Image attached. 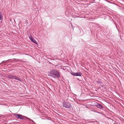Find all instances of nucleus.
<instances>
[{
	"mask_svg": "<svg viewBox=\"0 0 124 124\" xmlns=\"http://www.w3.org/2000/svg\"><path fill=\"white\" fill-rule=\"evenodd\" d=\"M49 74L51 75L54 76V77L59 78L60 77V72L56 70H52L49 71Z\"/></svg>",
	"mask_w": 124,
	"mask_h": 124,
	"instance_id": "obj_1",
	"label": "nucleus"
},
{
	"mask_svg": "<svg viewBox=\"0 0 124 124\" xmlns=\"http://www.w3.org/2000/svg\"><path fill=\"white\" fill-rule=\"evenodd\" d=\"M6 77L7 78L11 79H15L17 80L20 81H22L21 79L19 77L11 74L7 75L6 76Z\"/></svg>",
	"mask_w": 124,
	"mask_h": 124,
	"instance_id": "obj_2",
	"label": "nucleus"
},
{
	"mask_svg": "<svg viewBox=\"0 0 124 124\" xmlns=\"http://www.w3.org/2000/svg\"><path fill=\"white\" fill-rule=\"evenodd\" d=\"M63 107L67 108H70L71 105L69 102L63 101L62 102Z\"/></svg>",
	"mask_w": 124,
	"mask_h": 124,
	"instance_id": "obj_3",
	"label": "nucleus"
},
{
	"mask_svg": "<svg viewBox=\"0 0 124 124\" xmlns=\"http://www.w3.org/2000/svg\"><path fill=\"white\" fill-rule=\"evenodd\" d=\"M14 116L18 119H23L24 116L19 114H14Z\"/></svg>",
	"mask_w": 124,
	"mask_h": 124,
	"instance_id": "obj_4",
	"label": "nucleus"
},
{
	"mask_svg": "<svg viewBox=\"0 0 124 124\" xmlns=\"http://www.w3.org/2000/svg\"><path fill=\"white\" fill-rule=\"evenodd\" d=\"M71 74L74 76H81V73L80 72H72L71 73Z\"/></svg>",
	"mask_w": 124,
	"mask_h": 124,
	"instance_id": "obj_5",
	"label": "nucleus"
},
{
	"mask_svg": "<svg viewBox=\"0 0 124 124\" xmlns=\"http://www.w3.org/2000/svg\"><path fill=\"white\" fill-rule=\"evenodd\" d=\"M29 37L31 41L34 43L37 44L38 43H37V41L35 39L33 38L31 36H29Z\"/></svg>",
	"mask_w": 124,
	"mask_h": 124,
	"instance_id": "obj_6",
	"label": "nucleus"
},
{
	"mask_svg": "<svg viewBox=\"0 0 124 124\" xmlns=\"http://www.w3.org/2000/svg\"><path fill=\"white\" fill-rule=\"evenodd\" d=\"M97 108H100L101 109L103 108V107H102V106L100 104H98L97 105Z\"/></svg>",
	"mask_w": 124,
	"mask_h": 124,
	"instance_id": "obj_7",
	"label": "nucleus"
},
{
	"mask_svg": "<svg viewBox=\"0 0 124 124\" xmlns=\"http://www.w3.org/2000/svg\"><path fill=\"white\" fill-rule=\"evenodd\" d=\"M27 119L28 120H30L31 121L34 123V124H36L33 121V120L30 119L28 118H27Z\"/></svg>",
	"mask_w": 124,
	"mask_h": 124,
	"instance_id": "obj_8",
	"label": "nucleus"
},
{
	"mask_svg": "<svg viewBox=\"0 0 124 124\" xmlns=\"http://www.w3.org/2000/svg\"><path fill=\"white\" fill-rule=\"evenodd\" d=\"M2 14L0 12V20H1L2 19Z\"/></svg>",
	"mask_w": 124,
	"mask_h": 124,
	"instance_id": "obj_9",
	"label": "nucleus"
},
{
	"mask_svg": "<svg viewBox=\"0 0 124 124\" xmlns=\"http://www.w3.org/2000/svg\"><path fill=\"white\" fill-rule=\"evenodd\" d=\"M97 82L100 84H101V82L100 80H98L97 81Z\"/></svg>",
	"mask_w": 124,
	"mask_h": 124,
	"instance_id": "obj_10",
	"label": "nucleus"
},
{
	"mask_svg": "<svg viewBox=\"0 0 124 124\" xmlns=\"http://www.w3.org/2000/svg\"><path fill=\"white\" fill-rule=\"evenodd\" d=\"M71 27L73 28V26L72 25V24L71 23Z\"/></svg>",
	"mask_w": 124,
	"mask_h": 124,
	"instance_id": "obj_11",
	"label": "nucleus"
},
{
	"mask_svg": "<svg viewBox=\"0 0 124 124\" xmlns=\"http://www.w3.org/2000/svg\"><path fill=\"white\" fill-rule=\"evenodd\" d=\"M4 62H5L4 61ZM3 62H1V63L2 64V63Z\"/></svg>",
	"mask_w": 124,
	"mask_h": 124,
	"instance_id": "obj_12",
	"label": "nucleus"
},
{
	"mask_svg": "<svg viewBox=\"0 0 124 124\" xmlns=\"http://www.w3.org/2000/svg\"><path fill=\"white\" fill-rule=\"evenodd\" d=\"M97 113H100V112H97Z\"/></svg>",
	"mask_w": 124,
	"mask_h": 124,
	"instance_id": "obj_13",
	"label": "nucleus"
},
{
	"mask_svg": "<svg viewBox=\"0 0 124 124\" xmlns=\"http://www.w3.org/2000/svg\"><path fill=\"white\" fill-rule=\"evenodd\" d=\"M48 75L49 76H50V75Z\"/></svg>",
	"mask_w": 124,
	"mask_h": 124,
	"instance_id": "obj_14",
	"label": "nucleus"
}]
</instances>
